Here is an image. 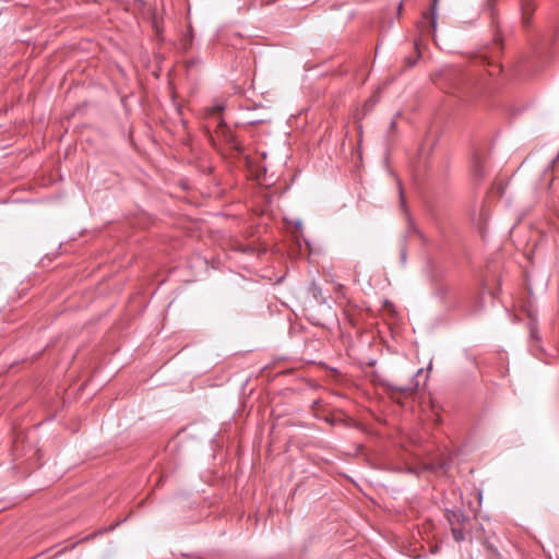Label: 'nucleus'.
<instances>
[{
  "instance_id": "1",
  "label": "nucleus",
  "mask_w": 559,
  "mask_h": 559,
  "mask_svg": "<svg viewBox=\"0 0 559 559\" xmlns=\"http://www.w3.org/2000/svg\"><path fill=\"white\" fill-rule=\"evenodd\" d=\"M452 536H453L454 540L457 542V543H460V542L465 539V535H464L463 531L460 530V528L453 527L452 528Z\"/></svg>"
},
{
  "instance_id": "2",
  "label": "nucleus",
  "mask_w": 559,
  "mask_h": 559,
  "mask_svg": "<svg viewBox=\"0 0 559 559\" xmlns=\"http://www.w3.org/2000/svg\"><path fill=\"white\" fill-rule=\"evenodd\" d=\"M437 2L438 0H433V3H432V14L435 15L436 14V10H437ZM436 24V20H435V16L432 17V25L435 26Z\"/></svg>"
},
{
  "instance_id": "3",
  "label": "nucleus",
  "mask_w": 559,
  "mask_h": 559,
  "mask_svg": "<svg viewBox=\"0 0 559 559\" xmlns=\"http://www.w3.org/2000/svg\"><path fill=\"white\" fill-rule=\"evenodd\" d=\"M418 388V383H416L415 385L408 388L407 390H411V391H416Z\"/></svg>"
},
{
  "instance_id": "4",
  "label": "nucleus",
  "mask_w": 559,
  "mask_h": 559,
  "mask_svg": "<svg viewBox=\"0 0 559 559\" xmlns=\"http://www.w3.org/2000/svg\"><path fill=\"white\" fill-rule=\"evenodd\" d=\"M214 109H215L217 112H219L221 110H223V107L217 106V107H215Z\"/></svg>"
},
{
  "instance_id": "5",
  "label": "nucleus",
  "mask_w": 559,
  "mask_h": 559,
  "mask_svg": "<svg viewBox=\"0 0 559 559\" xmlns=\"http://www.w3.org/2000/svg\"><path fill=\"white\" fill-rule=\"evenodd\" d=\"M420 373H423V369H419L416 373V376H419Z\"/></svg>"
}]
</instances>
